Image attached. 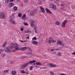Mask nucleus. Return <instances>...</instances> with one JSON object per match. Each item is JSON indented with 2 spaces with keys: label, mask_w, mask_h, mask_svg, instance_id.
Listing matches in <instances>:
<instances>
[{
  "label": "nucleus",
  "mask_w": 75,
  "mask_h": 75,
  "mask_svg": "<svg viewBox=\"0 0 75 75\" xmlns=\"http://www.w3.org/2000/svg\"><path fill=\"white\" fill-rule=\"evenodd\" d=\"M68 20H65L64 21H63V23H64V24H65L66 23H67V22H68Z\"/></svg>",
  "instance_id": "obj_31"
},
{
  "label": "nucleus",
  "mask_w": 75,
  "mask_h": 75,
  "mask_svg": "<svg viewBox=\"0 0 75 75\" xmlns=\"http://www.w3.org/2000/svg\"><path fill=\"white\" fill-rule=\"evenodd\" d=\"M62 46H64L63 45Z\"/></svg>",
  "instance_id": "obj_63"
},
{
  "label": "nucleus",
  "mask_w": 75,
  "mask_h": 75,
  "mask_svg": "<svg viewBox=\"0 0 75 75\" xmlns=\"http://www.w3.org/2000/svg\"><path fill=\"white\" fill-rule=\"evenodd\" d=\"M57 44L58 45H62L63 44V43L61 41H57Z\"/></svg>",
  "instance_id": "obj_13"
},
{
  "label": "nucleus",
  "mask_w": 75,
  "mask_h": 75,
  "mask_svg": "<svg viewBox=\"0 0 75 75\" xmlns=\"http://www.w3.org/2000/svg\"><path fill=\"white\" fill-rule=\"evenodd\" d=\"M33 65L34 66H35V63H34L33 64Z\"/></svg>",
  "instance_id": "obj_51"
},
{
  "label": "nucleus",
  "mask_w": 75,
  "mask_h": 75,
  "mask_svg": "<svg viewBox=\"0 0 75 75\" xmlns=\"http://www.w3.org/2000/svg\"><path fill=\"white\" fill-rule=\"evenodd\" d=\"M30 75H32L31 74Z\"/></svg>",
  "instance_id": "obj_64"
},
{
  "label": "nucleus",
  "mask_w": 75,
  "mask_h": 75,
  "mask_svg": "<svg viewBox=\"0 0 75 75\" xmlns=\"http://www.w3.org/2000/svg\"><path fill=\"white\" fill-rule=\"evenodd\" d=\"M51 51H53V50H51Z\"/></svg>",
  "instance_id": "obj_59"
},
{
  "label": "nucleus",
  "mask_w": 75,
  "mask_h": 75,
  "mask_svg": "<svg viewBox=\"0 0 75 75\" xmlns=\"http://www.w3.org/2000/svg\"><path fill=\"white\" fill-rule=\"evenodd\" d=\"M30 69H31V70H32V69H33V66H31L30 67Z\"/></svg>",
  "instance_id": "obj_48"
},
{
  "label": "nucleus",
  "mask_w": 75,
  "mask_h": 75,
  "mask_svg": "<svg viewBox=\"0 0 75 75\" xmlns=\"http://www.w3.org/2000/svg\"><path fill=\"white\" fill-rule=\"evenodd\" d=\"M6 44H7V42H6L4 43L2 47H5V46H6Z\"/></svg>",
  "instance_id": "obj_30"
},
{
  "label": "nucleus",
  "mask_w": 75,
  "mask_h": 75,
  "mask_svg": "<svg viewBox=\"0 0 75 75\" xmlns=\"http://www.w3.org/2000/svg\"><path fill=\"white\" fill-rule=\"evenodd\" d=\"M10 50L9 47H6L4 48V51L5 52H6L7 53H10L11 52Z\"/></svg>",
  "instance_id": "obj_1"
},
{
  "label": "nucleus",
  "mask_w": 75,
  "mask_h": 75,
  "mask_svg": "<svg viewBox=\"0 0 75 75\" xmlns=\"http://www.w3.org/2000/svg\"><path fill=\"white\" fill-rule=\"evenodd\" d=\"M55 24L57 25H58L59 24H60V22H59L57 21L56 22H55Z\"/></svg>",
  "instance_id": "obj_29"
},
{
  "label": "nucleus",
  "mask_w": 75,
  "mask_h": 75,
  "mask_svg": "<svg viewBox=\"0 0 75 75\" xmlns=\"http://www.w3.org/2000/svg\"><path fill=\"white\" fill-rule=\"evenodd\" d=\"M32 40H37V38L36 37H34L32 39Z\"/></svg>",
  "instance_id": "obj_35"
},
{
  "label": "nucleus",
  "mask_w": 75,
  "mask_h": 75,
  "mask_svg": "<svg viewBox=\"0 0 75 75\" xmlns=\"http://www.w3.org/2000/svg\"><path fill=\"white\" fill-rule=\"evenodd\" d=\"M3 50H2V49H0V54L1 53V52H3Z\"/></svg>",
  "instance_id": "obj_41"
},
{
  "label": "nucleus",
  "mask_w": 75,
  "mask_h": 75,
  "mask_svg": "<svg viewBox=\"0 0 75 75\" xmlns=\"http://www.w3.org/2000/svg\"><path fill=\"white\" fill-rule=\"evenodd\" d=\"M30 26H31L32 27H34V24L35 21L33 20H30Z\"/></svg>",
  "instance_id": "obj_7"
},
{
  "label": "nucleus",
  "mask_w": 75,
  "mask_h": 75,
  "mask_svg": "<svg viewBox=\"0 0 75 75\" xmlns=\"http://www.w3.org/2000/svg\"><path fill=\"white\" fill-rule=\"evenodd\" d=\"M40 9L42 11V13H44V9L41 6H40Z\"/></svg>",
  "instance_id": "obj_21"
},
{
  "label": "nucleus",
  "mask_w": 75,
  "mask_h": 75,
  "mask_svg": "<svg viewBox=\"0 0 75 75\" xmlns=\"http://www.w3.org/2000/svg\"><path fill=\"white\" fill-rule=\"evenodd\" d=\"M46 11L47 13H50V14L52 13V12L49 10V9H48V8H46Z\"/></svg>",
  "instance_id": "obj_16"
},
{
  "label": "nucleus",
  "mask_w": 75,
  "mask_h": 75,
  "mask_svg": "<svg viewBox=\"0 0 75 75\" xmlns=\"http://www.w3.org/2000/svg\"><path fill=\"white\" fill-rule=\"evenodd\" d=\"M60 6H61V10H65V6L64 4H61L60 5Z\"/></svg>",
  "instance_id": "obj_12"
},
{
  "label": "nucleus",
  "mask_w": 75,
  "mask_h": 75,
  "mask_svg": "<svg viewBox=\"0 0 75 75\" xmlns=\"http://www.w3.org/2000/svg\"><path fill=\"white\" fill-rule=\"evenodd\" d=\"M28 2V1H27V0H26L25 1V3H27Z\"/></svg>",
  "instance_id": "obj_50"
},
{
  "label": "nucleus",
  "mask_w": 75,
  "mask_h": 75,
  "mask_svg": "<svg viewBox=\"0 0 75 75\" xmlns=\"http://www.w3.org/2000/svg\"><path fill=\"white\" fill-rule=\"evenodd\" d=\"M14 0H10L9 1L10 2H12V1H13Z\"/></svg>",
  "instance_id": "obj_46"
},
{
  "label": "nucleus",
  "mask_w": 75,
  "mask_h": 75,
  "mask_svg": "<svg viewBox=\"0 0 75 75\" xmlns=\"http://www.w3.org/2000/svg\"><path fill=\"white\" fill-rule=\"evenodd\" d=\"M11 74H12V75H15V74H16V72L15 70H13L11 72Z\"/></svg>",
  "instance_id": "obj_19"
},
{
  "label": "nucleus",
  "mask_w": 75,
  "mask_h": 75,
  "mask_svg": "<svg viewBox=\"0 0 75 75\" xmlns=\"http://www.w3.org/2000/svg\"><path fill=\"white\" fill-rule=\"evenodd\" d=\"M11 22L12 24H15V22L14 21H12Z\"/></svg>",
  "instance_id": "obj_40"
},
{
  "label": "nucleus",
  "mask_w": 75,
  "mask_h": 75,
  "mask_svg": "<svg viewBox=\"0 0 75 75\" xmlns=\"http://www.w3.org/2000/svg\"><path fill=\"white\" fill-rule=\"evenodd\" d=\"M14 5V4L13 3H11L9 4L8 6L9 7H13Z\"/></svg>",
  "instance_id": "obj_17"
},
{
  "label": "nucleus",
  "mask_w": 75,
  "mask_h": 75,
  "mask_svg": "<svg viewBox=\"0 0 75 75\" xmlns=\"http://www.w3.org/2000/svg\"><path fill=\"white\" fill-rule=\"evenodd\" d=\"M21 73H22L23 74H25V73H26V72L24 71V70H21Z\"/></svg>",
  "instance_id": "obj_32"
},
{
  "label": "nucleus",
  "mask_w": 75,
  "mask_h": 75,
  "mask_svg": "<svg viewBox=\"0 0 75 75\" xmlns=\"http://www.w3.org/2000/svg\"><path fill=\"white\" fill-rule=\"evenodd\" d=\"M14 48H15L16 50H12V52L16 51L17 50H21V48L18 47V45H14Z\"/></svg>",
  "instance_id": "obj_3"
},
{
  "label": "nucleus",
  "mask_w": 75,
  "mask_h": 75,
  "mask_svg": "<svg viewBox=\"0 0 75 75\" xmlns=\"http://www.w3.org/2000/svg\"><path fill=\"white\" fill-rule=\"evenodd\" d=\"M27 18L26 17H22V19L23 20H25L26 19H27Z\"/></svg>",
  "instance_id": "obj_26"
},
{
  "label": "nucleus",
  "mask_w": 75,
  "mask_h": 75,
  "mask_svg": "<svg viewBox=\"0 0 75 75\" xmlns=\"http://www.w3.org/2000/svg\"><path fill=\"white\" fill-rule=\"evenodd\" d=\"M28 58L27 57H26V58Z\"/></svg>",
  "instance_id": "obj_61"
},
{
  "label": "nucleus",
  "mask_w": 75,
  "mask_h": 75,
  "mask_svg": "<svg viewBox=\"0 0 75 75\" xmlns=\"http://www.w3.org/2000/svg\"><path fill=\"white\" fill-rule=\"evenodd\" d=\"M9 1V0H5V1L6 3H8Z\"/></svg>",
  "instance_id": "obj_38"
},
{
  "label": "nucleus",
  "mask_w": 75,
  "mask_h": 75,
  "mask_svg": "<svg viewBox=\"0 0 75 75\" xmlns=\"http://www.w3.org/2000/svg\"><path fill=\"white\" fill-rule=\"evenodd\" d=\"M49 64L50 66L52 68H54V67H57V65L55 64H53L51 63H50Z\"/></svg>",
  "instance_id": "obj_11"
},
{
  "label": "nucleus",
  "mask_w": 75,
  "mask_h": 75,
  "mask_svg": "<svg viewBox=\"0 0 75 75\" xmlns=\"http://www.w3.org/2000/svg\"><path fill=\"white\" fill-rule=\"evenodd\" d=\"M8 70H5L4 71V72H3V74H6V73H7V72H8Z\"/></svg>",
  "instance_id": "obj_25"
},
{
  "label": "nucleus",
  "mask_w": 75,
  "mask_h": 75,
  "mask_svg": "<svg viewBox=\"0 0 75 75\" xmlns=\"http://www.w3.org/2000/svg\"><path fill=\"white\" fill-rule=\"evenodd\" d=\"M59 50V49H56V50Z\"/></svg>",
  "instance_id": "obj_57"
},
{
  "label": "nucleus",
  "mask_w": 75,
  "mask_h": 75,
  "mask_svg": "<svg viewBox=\"0 0 75 75\" xmlns=\"http://www.w3.org/2000/svg\"><path fill=\"white\" fill-rule=\"evenodd\" d=\"M15 18V16H14V14H12L10 15V17L8 18V20L9 21H12Z\"/></svg>",
  "instance_id": "obj_2"
},
{
  "label": "nucleus",
  "mask_w": 75,
  "mask_h": 75,
  "mask_svg": "<svg viewBox=\"0 0 75 75\" xmlns=\"http://www.w3.org/2000/svg\"><path fill=\"white\" fill-rule=\"evenodd\" d=\"M25 74L27 75L28 74V72L27 71V73L26 72Z\"/></svg>",
  "instance_id": "obj_54"
},
{
  "label": "nucleus",
  "mask_w": 75,
  "mask_h": 75,
  "mask_svg": "<svg viewBox=\"0 0 75 75\" xmlns=\"http://www.w3.org/2000/svg\"><path fill=\"white\" fill-rule=\"evenodd\" d=\"M73 8H75V7H74Z\"/></svg>",
  "instance_id": "obj_62"
},
{
  "label": "nucleus",
  "mask_w": 75,
  "mask_h": 75,
  "mask_svg": "<svg viewBox=\"0 0 75 75\" xmlns=\"http://www.w3.org/2000/svg\"><path fill=\"white\" fill-rule=\"evenodd\" d=\"M21 58L22 59H23L25 58V57H24V56H22L21 57Z\"/></svg>",
  "instance_id": "obj_37"
},
{
  "label": "nucleus",
  "mask_w": 75,
  "mask_h": 75,
  "mask_svg": "<svg viewBox=\"0 0 75 75\" xmlns=\"http://www.w3.org/2000/svg\"><path fill=\"white\" fill-rule=\"evenodd\" d=\"M32 43L33 44L37 45V44H38V42H37L36 41H33L32 42Z\"/></svg>",
  "instance_id": "obj_15"
},
{
  "label": "nucleus",
  "mask_w": 75,
  "mask_h": 75,
  "mask_svg": "<svg viewBox=\"0 0 75 75\" xmlns=\"http://www.w3.org/2000/svg\"><path fill=\"white\" fill-rule=\"evenodd\" d=\"M35 32L36 33H37V31L36 30H35Z\"/></svg>",
  "instance_id": "obj_55"
},
{
  "label": "nucleus",
  "mask_w": 75,
  "mask_h": 75,
  "mask_svg": "<svg viewBox=\"0 0 75 75\" xmlns=\"http://www.w3.org/2000/svg\"><path fill=\"white\" fill-rule=\"evenodd\" d=\"M1 55H2V57H4L5 55V53L2 54H1Z\"/></svg>",
  "instance_id": "obj_39"
},
{
  "label": "nucleus",
  "mask_w": 75,
  "mask_h": 75,
  "mask_svg": "<svg viewBox=\"0 0 75 75\" xmlns=\"http://www.w3.org/2000/svg\"><path fill=\"white\" fill-rule=\"evenodd\" d=\"M36 64L37 65H41V64L40 62H36Z\"/></svg>",
  "instance_id": "obj_23"
},
{
  "label": "nucleus",
  "mask_w": 75,
  "mask_h": 75,
  "mask_svg": "<svg viewBox=\"0 0 75 75\" xmlns=\"http://www.w3.org/2000/svg\"><path fill=\"white\" fill-rule=\"evenodd\" d=\"M14 45H15V44H13V43H11L10 46V47H9L11 50H13V49L14 48Z\"/></svg>",
  "instance_id": "obj_8"
},
{
  "label": "nucleus",
  "mask_w": 75,
  "mask_h": 75,
  "mask_svg": "<svg viewBox=\"0 0 75 75\" xmlns=\"http://www.w3.org/2000/svg\"><path fill=\"white\" fill-rule=\"evenodd\" d=\"M42 69H45L47 68V67H42Z\"/></svg>",
  "instance_id": "obj_49"
},
{
  "label": "nucleus",
  "mask_w": 75,
  "mask_h": 75,
  "mask_svg": "<svg viewBox=\"0 0 75 75\" xmlns=\"http://www.w3.org/2000/svg\"><path fill=\"white\" fill-rule=\"evenodd\" d=\"M27 33H28V34H31V33H32V32L31 31H27Z\"/></svg>",
  "instance_id": "obj_34"
},
{
  "label": "nucleus",
  "mask_w": 75,
  "mask_h": 75,
  "mask_svg": "<svg viewBox=\"0 0 75 75\" xmlns=\"http://www.w3.org/2000/svg\"><path fill=\"white\" fill-rule=\"evenodd\" d=\"M0 18L1 19H3L5 18V15L3 12H1L0 13Z\"/></svg>",
  "instance_id": "obj_6"
},
{
  "label": "nucleus",
  "mask_w": 75,
  "mask_h": 75,
  "mask_svg": "<svg viewBox=\"0 0 75 75\" xmlns=\"http://www.w3.org/2000/svg\"><path fill=\"white\" fill-rule=\"evenodd\" d=\"M49 42H56V41H55V40H52V38H49Z\"/></svg>",
  "instance_id": "obj_10"
},
{
  "label": "nucleus",
  "mask_w": 75,
  "mask_h": 75,
  "mask_svg": "<svg viewBox=\"0 0 75 75\" xmlns=\"http://www.w3.org/2000/svg\"><path fill=\"white\" fill-rule=\"evenodd\" d=\"M57 56L58 57H61V53L59 52L57 54Z\"/></svg>",
  "instance_id": "obj_24"
},
{
  "label": "nucleus",
  "mask_w": 75,
  "mask_h": 75,
  "mask_svg": "<svg viewBox=\"0 0 75 75\" xmlns=\"http://www.w3.org/2000/svg\"><path fill=\"white\" fill-rule=\"evenodd\" d=\"M71 54H73V55H75V51L74 52L72 53Z\"/></svg>",
  "instance_id": "obj_45"
},
{
  "label": "nucleus",
  "mask_w": 75,
  "mask_h": 75,
  "mask_svg": "<svg viewBox=\"0 0 75 75\" xmlns=\"http://www.w3.org/2000/svg\"><path fill=\"white\" fill-rule=\"evenodd\" d=\"M27 48V47H22L21 48V50L22 51H24V50H25Z\"/></svg>",
  "instance_id": "obj_18"
},
{
  "label": "nucleus",
  "mask_w": 75,
  "mask_h": 75,
  "mask_svg": "<svg viewBox=\"0 0 75 75\" xmlns=\"http://www.w3.org/2000/svg\"><path fill=\"white\" fill-rule=\"evenodd\" d=\"M19 41H21V42H25V41H22V40H19Z\"/></svg>",
  "instance_id": "obj_42"
},
{
  "label": "nucleus",
  "mask_w": 75,
  "mask_h": 75,
  "mask_svg": "<svg viewBox=\"0 0 75 75\" xmlns=\"http://www.w3.org/2000/svg\"><path fill=\"white\" fill-rule=\"evenodd\" d=\"M29 51L30 52V53L32 54V50H31V48L29 47Z\"/></svg>",
  "instance_id": "obj_28"
},
{
  "label": "nucleus",
  "mask_w": 75,
  "mask_h": 75,
  "mask_svg": "<svg viewBox=\"0 0 75 75\" xmlns=\"http://www.w3.org/2000/svg\"><path fill=\"white\" fill-rule=\"evenodd\" d=\"M36 62V61L35 60H33V61H30L29 62L26 63H28V65H29V64H32V63H34V62Z\"/></svg>",
  "instance_id": "obj_14"
},
{
  "label": "nucleus",
  "mask_w": 75,
  "mask_h": 75,
  "mask_svg": "<svg viewBox=\"0 0 75 75\" xmlns=\"http://www.w3.org/2000/svg\"><path fill=\"white\" fill-rule=\"evenodd\" d=\"M60 75H66V74H62V73H61Z\"/></svg>",
  "instance_id": "obj_44"
},
{
  "label": "nucleus",
  "mask_w": 75,
  "mask_h": 75,
  "mask_svg": "<svg viewBox=\"0 0 75 75\" xmlns=\"http://www.w3.org/2000/svg\"><path fill=\"white\" fill-rule=\"evenodd\" d=\"M56 1H59V0H55Z\"/></svg>",
  "instance_id": "obj_58"
},
{
  "label": "nucleus",
  "mask_w": 75,
  "mask_h": 75,
  "mask_svg": "<svg viewBox=\"0 0 75 75\" xmlns=\"http://www.w3.org/2000/svg\"><path fill=\"white\" fill-rule=\"evenodd\" d=\"M22 16V14L21 13H19L18 14V16L19 17H21Z\"/></svg>",
  "instance_id": "obj_33"
},
{
  "label": "nucleus",
  "mask_w": 75,
  "mask_h": 75,
  "mask_svg": "<svg viewBox=\"0 0 75 75\" xmlns=\"http://www.w3.org/2000/svg\"><path fill=\"white\" fill-rule=\"evenodd\" d=\"M13 62L11 61V62H10V64H12V63H13Z\"/></svg>",
  "instance_id": "obj_52"
},
{
  "label": "nucleus",
  "mask_w": 75,
  "mask_h": 75,
  "mask_svg": "<svg viewBox=\"0 0 75 75\" xmlns=\"http://www.w3.org/2000/svg\"><path fill=\"white\" fill-rule=\"evenodd\" d=\"M28 64V63H25L22 64L20 67L21 69H24V68L27 66Z\"/></svg>",
  "instance_id": "obj_4"
},
{
  "label": "nucleus",
  "mask_w": 75,
  "mask_h": 75,
  "mask_svg": "<svg viewBox=\"0 0 75 75\" xmlns=\"http://www.w3.org/2000/svg\"><path fill=\"white\" fill-rule=\"evenodd\" d=\"M30 38V37H29V36H28V37H26L27 39H28V38Z\"/></svg>",
  "instance_id": "obj_53"
},
{
  "label": "nucleus",
  "mask_w": 75,
  "mask_h": 75,
  "mask_svg": "<svg viewBox=\"0 0 75 75\" xmlns=\"http://www.w3.org/2000/svg\"><path fill=\"white\" fill-rule=\"evenodd\" d=\"M30 53H28L27 54V55H28V58H31V56H32V55H31V54H30Z\"/></svg>",
  "instance_id": "obj_20"
},
{
  "label": "nucleus",
  "mask_w": 75,
  "mask_h": 75,
  "mask_svg": "<svg viewBox=\"0 0 75 75\" xmlns=\"http://www.w3.org/2000/svg\"><path fill=\"white\" fill-rule=\"evenodd\" d=\"M37 12V10H34L33 11H31L30 13V15L31 16H34L35 15V14Z\"/></svg>",
  "instance_id": "obj_9"
},
{
  "label": "nucleus",
  "mask_w": 75,
  "mask_h": 75,
  "mask_svg": "<svg viewBox=\"0 0 75 75\" xmlns=\"http://www.w3.org/2000/svg\"><path fill=\"white\" fill-rule=\"evenodd\" d=\"M21 31H23V28H21L20 29Z\"/></svg>",
  "instance_id": "obj_47"
},
{
  "label": "nucleus",
  "mask_w": 75,
  "mask_h": 75,
  "mask_svg": "<svg viewBox=\"0 0 75 75\" xmlns=\"http://www.w3.org/2000/svg\"><path fill=\"white\" fill-rule=\"evenodd\" d=\"M23 24L25 25H27V26L28 25V24H27V23H26L24 22Z\"/></svg>",
  "instance_id": "obj_36"
},
{
  "label": "nucleus",
  "mask_w": 75,
  "mask_h": 75,
  "mask_svg": "<svg viewBox=\"0 0 75 75\" xmlns=\"http://www.w3.org/2000/svg\"><path fill=\"white\" fill-rule=\"evenodd\" d=\"M13 9L14 11H17V7L16 6H15L13 7Z\"/></svg>",
  "instance_id": "obj_22"
},
{
  "label": "nucleus",
  "mask_w": 75,
  "mask_h": 75,
  "mask_svg": "<svg viewBox=\"0 0 75 75\" xmlns=\"http://www.w3.org/2000/svg\"><path fill=\"white\" fill-rule=\"evenodd\" d=\"M50 7L52 8L54 10H57V7L55 5H53L52 4H51L49 5Z\"/></svg>",
  "instance_id": "obj_5"
},
{
  "label": "nucleus",
  "mask_w": 75,
  "mask_h": 75,
  "mask_svg": "<svg viewBox=\"0 0 75 75\" xmlns=\"http://www.w3.org/2000/svg\"><path fill=\"white\" fill-rule=\"evenodd\" d=\"M50 0V1H52V0Z\"/></svg>",
  "instance_id": "obj_60"
},
{
  "label": "nucleus",
  "mask_w": 75,
  "mask_h": 75,
  "mask_svg": "<svg viewBox=\"0 0 75 75\" xmlns=\"http://www.w3.org/2000/svg\"><path fill=\"white\" fill-rule=\"evenodd\" d=\"M53 54H56L55 52H54Z\"/></svg>",
  "instance_id": "obj_56"
},
{
  "label": "nucleus",
  "mask_w": 75,
  "mask_h": 75,
  "mask_svg": "<svg viewBox=\"0 0 75 75\" xmlns=\"http://www.w3.org/2000/svg\"><path fill=\"white\" fill-rule=\"evenodd\" d=\"M25 17V14H24L23 16H22V17Z\"/></svg>",
  "instance_id": "obj_43"
},
{
  "label": "nucleus",
  "mask_w": 75,
  "mask_h": 75,
  "mask_svg": "<svg viewBox=\"0 0 75 75\" xmlns=\"http://www.w3.org/2000/svg\"><path fill=\"white\" fill-rule=\"evenodd\" d=\"M65 24L63 23V22L62 23V27H65Z\"/></svg>",
  "instance_id": "obj_27"
}]
</instances>
